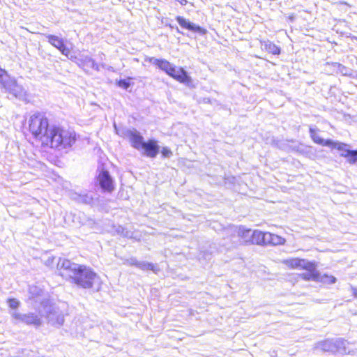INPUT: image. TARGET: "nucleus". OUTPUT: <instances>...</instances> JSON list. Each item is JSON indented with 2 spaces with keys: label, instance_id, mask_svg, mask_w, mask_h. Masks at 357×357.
<instances>
[{
  "label": "nucleus",
  "instance_id": "35",
  "mask_svg": "<svg viewBox=\"0 0 357 357\" xmlns=\"http://www.w3.org/2000/svg\"><path fill=\"white\" fill-rule=\"evenodd\" d=\"M139 261H137L135 258H130L127 260V263L130 265L135 266L137 267V264H139Z\"/></svg>",
  "mask_w": 357,
  "mask_h": 357
},
{
  "label": "nucleus",
  "instance_id": "8",
  "mask_svg": "<svg viewBox=\"0 0 357 357\" xmlns=\"http://www.w3.org/2000/svg\"><path fill=\"white\" fill-rule=\"evenodd\" d=\"M47 307V319L48 322L54 326L60 327L64 323V315L57 307L48 306Z\"/></svg>",
  "mask_w": 357,
  "mask_h": 357
},
{
  "label": "nucleus",
  "instance_id": "2",
  "mask_svg": "<svg viewBox=\"0 0 357 357\" xmlns=\"http://www.w3.org/2000/svg\"><path fill=\"white\" fill-rule=\"evenodd\" d=\"M75 141L76 134L74 131L52 125L48 135L45 137L43 145L52 149L62 150L71 147Z\"/></svg>",
  "mask_w": 357,
  "mask_h": 357
},
{
  "label": "nucleus",
  "instance_id": "18",
  "mask_svg": "<svg viewBox=\"0 0 357 357\" xmlns=\"http://www.w3.org/2000/svg\"><path fill=\"white\" fill-rule=\"evenodd\" d=\"M77 60L79 66H82L85 70L91 68L98 71L100 70L98 64L88 55H81Z\"/></svg>",
  "mask_w": 357,
  "mask_h": 357
},
{
  "label": "nucleus",
  "instance_id": "34",
  "mask_svg": "<svg viewBox=\"0 0 357 357\" xmlns=\"http://www.w3.org/2000/svg\"><path fill=\"white\" fill-rule=\"evenodd\" d=\"M54 259L53 256H47V258L45 260V264L47 266H51L54 264Z\"/></svg>",
  "mask_w": 357,
  "mask_h": 357
},
{
  "label": "nucleus",
  "instance_id": "11",
  "mask_svg": "<svg viewBox=\"0 0 357 357\" xmlns=\"http://www.w3.org/2000/svg\"><path fill=\"white\" fill-rule=\"evenodd\" d=\"M46 38H47L48 42L57 50H59L62 54L66 56L69 58V55L70 53V50L65 45L63 39L59 38L58 36L54 35H47Z\"/></svg>",
  "mask_w": 357,
  "mask_h": 357
},
{
  "label": "nucleus",
  "instance_id": "19",
  "mask_svg": "<svg viewBox=\"0 0 357 357\" xmlns=\"http://www.w3.org/2000/svg\"><path fill=\"white\" fill-rule=\"evenodd\" d=\"M268 232H262L259 230H255L252 233L250 242L257 245H267L266 234Z\"/></svg>",
  "mask_w": 357,
  "mask_h": 357
},
{
  "label": "nucleus",
  "instance_id": "22",
  "mask_svg": "<svg viewBox=\"0 0 357 357\" xmlns=\"http://www.w3.org/2000/svg\"><path fill=\"white\" fill-rule=\"evenodd\" d=\"M261 47L266 50L268 52L275 55H278L280 53V49L279 47L269 40L261 42Z\"/></svg>",
  "mask_w": 357,
  "mask_h": 357
},
{
  "label": "nucleus",
  "instance_id": "28",
  "mask_svg": "<svg viewBox=\"0 0 357 357\" xmlns=\"http://www.w3.org/2000/svg\"><path fill=\"white\" fill-rule=\"evenodd\" d=\"M172 64L169 63L167 60L162 59V61L160 62V65L159 66V68L165 73L167 72V70L169 68L171 67Z\"/></svg>",
  "mask_w": 357,
  "mask_h": 357
},
{
  "label": "nucleus",
  "instance_id": "4",
  "mask_svg": "<svg viewBox=\"0 0 357 357\" xmlns=\"http://www.w3.org/2000/svg\"><path fill=\"white\" fill-rule=\"evenodd\" d=\"M227 238L229 240L231 245L227 243H224L229 248L235 247L244 243L250 242L252 238V230L246 229L243 227L230 225L224 231Z\"/></svg>",
  "mask_w": 357,
  "mask_h": 357
},
{
  "label": "nucleus",
  "instance_id": "31",
  "mask_svg": "<svg viewBox=\"0 0 357 357\" xmlns=\"http://www.w3.org/2000/svg\"><path fill=\"white\" fill-rule=\"evenodd\" d=\"M161 153L164 158H170L172 155V151L167 147H163Z\"/></svg>",
  "mask_w": 357,
  "mask_h": 357
},
{
  "label": "nucleus",
  "instance_id": "16",
  "mask_svg": "<svg viewBox=\"0 0 357 357\" xmlns=\"http://www.w3.org/2000/svg\"><path fill=\"white\" fill-rule=\"evenodd\" d=\"M307 271L306 273L300 274L301 278L305 280L312 281H324V278H321L320 273L317 271V266L314 263L312 262V267L310 268H304Z\"/></svg>",
  "mask_w": 357,
  "mask_h": 357
},
{
  "label": "nucleus",
  "instance_id": "23",
  "mask_svg": "<svg viewBox=\"0 0 357 357\" xmlns=\"http://www.w3.org/2000/svg\"><path fill=\"white\" fill-rule=\"evenodd\" d=\"M74 199L79 203L90 204L92 203L93 197L91 194H75Z\"/></svg>",
  "mask_w": 357,
  "mask_h": 357
},
{
  "label": "nucleus",
  "instance_id": "27",
  "mask_svg": "<svg viewBox=\"0 0 357 357\" xmlns=\"http://www.w3.org/2000/svg\"><path fill=\"white\" fill-rule=\"evenodd\" d=\"M321 278H324V281H321V282L334 284L336 282V278L332 275H321Z\"/></svg>",
  "mask_w": 357,
  "mask_h": 357
},
{
  "label": "nucleus",
  "instance_id": "3",
  "mask_svg": "<svg viewBox=\"0 0 357 357\" xmlns=\"http://www.w3.org/2000/svg\"><path fill=\"white\" fill-rule=\"evenodd\" d=\"M50 127L47 118L42 113H35L29 119V131L35 138L39 139L43 144L45 137L49 134Z\"/></svg>",
  "mask_w": 357,
  "mask_h": 357
},
{
  "label": "nucleus",
  "instance_id": "10",
  "mask_svg": "<svg viewBox=\"0 0 357 357\" xmlns=\"http://www.w3.org/2000/svg\"><path fill=\"white\" fill-rule=\"evenodd\" d=\"M98 180L104 190L112 192L114 190V181L108 171L102 169L98 174Z\"/></svg>",
  "mask_w": 357,
  "mask_h": 357
},
{
  "label": "nucleus",
  "instance_id": "26",
  "mask_svg": "<svg viewBox=\"0 0 357 357\" xmlns=\"http://www.w3.org/2000/svg\"><path fill=\"white\" fill-rule=\"evenodd\" d=\"M9 78L10 75L8 74V73L0 67V84L1 86H3V84Z\"/></svg>",
  "mask_w": 357,
  "mask_h": 357
},
{
  "label": "nucleus",
  "instance_id": "29",
  "mask_svg": "<svg viewBox=\"0 0 357 357\" xmlns=\"http://www.w3.org/2000/svg\"><path fill=\"white\" fill-rule=\"evenodd\" d=\"M146 61H149V63L158 66L159 68L160 65V62L162 61V59H158L155 57H146L145 59Z\"/></svg>",
  "mask_w": 357,
  "mask_h": 357
},
{
  "label": "nucleus",
  "instance_id": "36",
  "mask_svg": "<svg viewBox=\"0 0 357 357\" xmlns=\"http://www.w3.org/2000/svg\"><path fill=\"white\" fill-rule=\"evenodd\" d=\"M175 66L174 65H172L170 68H169V69L167 70V72H166V73L168 75H170L171 74H172V70H174Z\"/></svg>",
  "mask_w": 357,
  "mask_h": 357
},
{
  "label": "nucleus",
  "instance_id": "1",
  "mask_svg": "<svg viewBox=\"0 0 357 357\" xmlns=\"http://www.w3.org/2000/svg\"><path fill=\"white\" fill-rule=\"evenodd\" d=\"M56 268L61 276L71 280L80 287L95 288L97 290L100 287V278L91 268L85 266L73 263L68 259H59Z\"/></svg>",
  "mask_w": 357,
  "mask_h": 357
},
{
  "label": "nucleus",
  "instance_id": "20",
  "mask_svg": "<svg viewBox=\"0 0 357 357\" xmlns=\"http://www.w3.org/2000/svg\"><path fill=\"white\" fill-rule=\"evenodd\" d=\"M310 137H311L312 139L316 144H320L322 146H328V147H330L333 144V140H331V139L325 140V139H322L321 137H320L317 135V130L315 128H310Z\"/></svg>",
  "mask_w": 357,
  "mask_h": 357
},
{
  "label": "nucleus",
  "instance_id": "12",
  "mask_svg": "<svg viewBox=\"0 0 357 357\" xmlns=\"http://www.w3.org/2000/svg\"><path fill=\"white\" fill-rule=\"evenodd\" d=\"M282 263L291 268H310L312 267V262L304 259L291 258L284 259Z\"/></svg>",
  "mask_w": 357,
  "mask_h": 357
},
{
  "label": "nucleus",
  "instance_id": "6",
  "mask_svg": "<svg viewBox=\"0 0 357 357\" xmlns=\"http://www.w3.org/2000/svg\"><path fill=\"white\" fill-rule=\"evenodd\" d=\"M2 88L5 89L6 92L9 93L18 99H23L26 96L24 89L17 84L15 79L11 77L6 81Z\"/></svg>",
  "mask_w": 357,
  "mask_h": 357
},
{
  "label": "nucleus",
  "instance_id": "25",
  "mask_svg": "<svg viewBox=\"0 0 357 357\" xmlns=\"http://www.w3.org/2000/svg\"><path fill=\"white\" fill-rule=\"evenodd\" d=\"M29 292L31 295V298H34L36 297L41 296L43 291L40 288L36 286H30L29 289Z\"/></svg>",
  "mask_w": 357,
  "mask_h": 357
},
{
  "label": "nucleus",
  "instance_id": "30",
  "mask_svg": "<svg viewBox=\"0 0 357 357\" xmlns=\"http://www.w3.org/2000/svg\"><path fill=\"white\" fill-rule=\"evenodd\" d=\"M8 305L9 307L12 309H16L19 307L20 302L15 298H10L8 299Z\"/></svg>",
  "mask_w": 357,
  "mask_h": 357
},
{
  "label": "nucleus",
  "instance_id": "37",
  "mask_svg": "<svg viewBox=\"0 0 357 357\" xmlns=\"http://www.w3.org/2000/svg\"><path fill=\"white\" fill-rule=\"evenodd\" d=\"M351 291H352L353 295H354L356 298H357V288L354 287H351Z\"/></svg>",
  "mask_w": 357,
  "mask_h": 357
},
{
  "label": "nucleus",
  "instance_id": "21",
  "mask_svg": "<svg viewBox=\"0 0 357 357\" xmlns=\"http://www.w3.org/2000/svg\"><path fill=\"white\" fill-rule=\"evenodd\" d=\"M286 241L284 238L268 232L266 234V243L267 245H284Z\"/></svg>",
  "mask_w": 357,
  "mask_h": 357
},
{
  "label": "nucleus",
  "instance_id": "17",
  "mask_svg": "<svg viewBox=\"0 0 357 357\" xmlns=\"http://www.w3.org/2000/svg\"><path fill=\"white\" fill-rule=\"evenodd\" d=\"M127 136L129 137L132 147L140 151L142 146L145 142H144V138L140 133L136 130H128Z\"/></svg>",
  "mask_w": 357,
  "mask_h": 357
},
{
  "label": "nucleus",
  "instance_id": "13",
  "mask_svg": "<svg viewBox=\"0 0 357 357\" xmlns=\"http://www.w3.org/2000/svg\"><path fill=\"white\" fill-rule=\"evenodd\" d=\"M141 150L144 151V154L147 157L154 158L159 153L160 146L155 140L149 139L148 142H144Z\"/></svg>",
  "mask_w": 357,
  "mask_h": 357
},
{
  "label": "nucleus",
  "instance_id": "7",
  "mask_svg": "<svg viewBox=\"0 0 357 357\" xmlns=\"http://www.w3.org/2000/svg\"><path fill=\"white\" fill-rule=\"evenodd\" d=\"M347 146L348 145L346 144L333 141V144L330 147L340 151L341 152L340 155L345 158L349 163L356 164L357 150H350L347 149Z\"/></svg>",
  "mask_w": 357,
  "mask_h": 357
},
{
  "label": "nucleus",
  "instance_id": "32",
  "mask_svg": "<svg viewBox=\"0 0 357 357\" xmlns=\"http://www.w3.org/2000/svg\"><path fill=\"white\" fill-rule=\"evenodd\" d=\"M117 232L119 234H121V235L125 236V237H128V238H132V236L130 235V231H127V230H125L124 228L121 227H119V229H117Z\"/></svg>",
  "mask_w": 357,
  "mask_h": 357
},
{
  "label": "nucleus",
  "instance_id": "5",
  "mask_svg": "<svg viewBox=\"0 0 357 357\" xmlns=\"http://www.w3.org/2000/svg\"><path fill=\"white\" fill-rule=\"evenodd\" d=\"M346 344V341L340 338L328 339L317 342L314 348L331 354H347L350 352L348 351Z\"/></svg>",
  "mask_w": 357,
  "mask_h": 357
},
{
  "label": "nucleus",
  "instance_id": "9",
  "mask_svg": "<svg viewBox=\"0 0 357 357\" xmlns=\"http://www.w3.org/2000/svg\"><path fill=\"white\" fill-rule=\"evenodd\" d=\"M13 317L15 319L20 320L27 325H33L35 326H39L42 324L40 318L33 313L20 314L18 312H14L13 314Z\"/></svg>",
  "mask_w": 357,
  "mask_h": 357
},
{
  "label": "nucleus",
  "instance_id": "15",
  "mask_svg": "<svg viewBox=\"0 0 357 357\" xmlns=\"http://www.w3.org/2000/svg\"><path fill=\"white\" fill-rule=\"evenodd\" d=\"M176 21L179 24V25L186 29H188L190 31H192L193 32L199 33L200 34H205L206 33V30L204 28L201 27L199 25H197L189 20H186L185 18L178 16L176 17Z\"/></svg>",
  "mask_w": 357,
  "mask_h": 357
},
{
  "label": "nucleus",
  "instance_id": "24",
  "mask_svg": "<svg viewBox=\"0 0 357 357\" xmlns=\"http://www.w3.org/2000/svg\"><path fill=\"white\" fill-rule=\"evenodd\" d=\"M137 268L143 271L151 270L154 273H156L158 271L156 266L147 261H139V264H137Z\"/></svg>",
  "mask_w": 357,
  "mask_h": 357
},
{
  "label": "nucleus",
  "instance_id": "14",
  "mask_svg": "<svg viewBox=\"0 0 357 357\" xmlns=\"http://www.w3.org/2000/svg\"><path fill=\"white\" fill-rule=\"evenodd\" d=\"M172 73V74L169 75L170 77L181 83L185 84L187 86H190L192 83V79L183 68H176L175 66Z\"/></svg>",
  "mask_w": 357,
  "mask_h": 357
},
{
  "label": "nucleus",
  "instance_id": "33",
  "mask_svg": "<svg viewBox=\"0 0 357 357\" xmlns=\"http://www.w3.org/2000/svg\"><path fill=\"white\" fill-rule=\"evenodd\" d=\"M118 85L121 88L127 89L130 86V84L126 79H121L119 81Z\"/></svg>",
  "mask_w": 357,
  "mask_h": 357
}]
</instances>
